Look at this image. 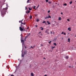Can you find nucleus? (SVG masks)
Segmentation results:
<instances>
[{
  "label": "nucleus",
  "mask_w": 76,
  "mask_h": 76,
  "mask_svg": "<svg viewBox=\"0 0 76 76\" xmlns=\"http://www.w3.org/2000/svg\"><path fill=\"white\" fill-rule=\"evenodd\" d=\"M27 13H30V11H28Z\"/></svg>",
  "instance_id": "obj_21"
},
{
  "label": "nucleus",
  "mask_w": 76,
  "mask_h": 76,
  "mask_svg": "<svg viewBox=\"0 0 76 76\" xmlns=\"http://www.w3.org/2000/svg\"><path fill=\"white\" fill-rule=\"evenodd\" d=\"M26 61V62H27V61Z\"/></svg>",
  "instance_id": "obj_57"
},
{
  "label": "nucleus",
  "mask_w": 76,
  "mask_h": 76,
  "mask_svg": "<svg viewBox=\"0 0 76 76\" xmlns=\"http://www.w3.org/2000/svg\"><path fill=\"white\" fill-rule=\"evenodd\" d=\"M50 10H49V11H48V13H50Z\"/></svg>",
  "instance_id": "obj_31"
},
{
  "label": "nucleus",
  "mask_w": 76,
  "mask_h": 76,
  "mask_svg": "<svg viewBox=\"0 0 76 76\" xmlns=\"http://www.w3.org/2000/svg\"><path fill=\"white\" fill-rule=\"evenodd\" d=\"M38 7H37V9L38 8Z\"/></svg>",
  "instance_id": "obj_48"
},
{
  "label": "nucleus",
  "mask_w": 76,
  "mask_h": 76,
  "mask_svg": "<svg viewBox=\"0 0 76 76\" xmlns=\"http://www.w3.org/2000/svg\"><path fill=\"white\" fill-rule=\"evenodd\" d=\"M48 17L49 18H51V16H50V15H49Z\"/></svg>",
  "instance_id": "obj_24"
},
{
  "label": "nucleus",
  "mask_w": 76,
  "mask_h": 76,
  "mask_svg": "<svg viewBox=\"0 0 76 76\" xmlns=\"http://www.w3.org/2000/svg\"><path fill=\"white\" fill-rule=\"evenodd\" d=\"M8 8L6 7V8H4L2 10L1 12V13L2 15V16L3 17L4 16V15L6 14V12H7V10Z\"/></svg>",
  "instance_id": "obj_1"
},
{
  "label": "nucleus",
  "mask_w": 76,
  "mask_h": 76,
  "mask_svg": "<svg viewBox=\"0 0 76 76\" xmlns=\"http://www.w3.org/2000/svg\"><path fill=\"white\" fill-rule=\"evenodd\" d=\"M42 46H43V45H41Z\"/></svg>",
  "instance_id": "obj_52"
},
{
  "label": "nucleus",
  "mask_w": 76,
  "mask_h": 76,
  "mask_svg": "<svg viewBox=\"0 0 76 76\" xmlns=\"http://www.w3.org/2000/svg\"><path fill=\"white\" fill-rule=\"evenodd\" d=\"M48 3H49V4H50L51 3V2L50 1H49L48 2Z\"/></svg>",
  "instance_id": "obj_27"
},
{
  "label": "nucleus",
  "mask_w": 76,
  "mask_h": 76,
  "mask_svg": "<svg viewBox=\"0 0 76 76\" xmlns=\"http://www.w3.org/2000/svg\"><path fill=\"white\" fill-rule=\"evenodd\" d=\"M58 20H61V17H59L58 18Z\"/></svg>",
  "instance_id": "obj_10"
},
{
  "label": "nucleus",
  "mask_w": 76,
  "mask_h": 76,
  "mask_svg": "<svg viewBox=\"0 0 76 76\" xmlns=\"http://www.w3.org/2000/svg\"><path fill=\"white\" fill-rule=\"evenodd\" d=\"M64 6H67V4H64Z\"/></svg>",
  "instance_id": "obj_23"
},
{
  "label": "nucleus",
  "mask_w": 76,
  "mask_h": 76,
  "mask_svg": "<svg viewBox=\"0 0 76 76\" xmlns=\"http://www.w3.org/2000/svg\"><path fill=\"white\" fill-rule=\"evenodd\" d=\"M47 22L48 23V25H50L51 23L50 22L49 23V22L48 21H47Z\"/></svg>",
  "instance_id": "obj_8"
},
{
  "label": "nucleus",
  "mask_w": 76,
  "mask_h": 76,
  "mask_svg": "<svg viewBox=\"0 0 76 76\" xmlns=\"http://www.w3.org/2000/svg\"><path fill=\"white\" fill-rule=\"evenodd\" d=\"M36 27H38V26L37 25H36Z\"/></svg>",
  "instance_id": "obj_44"
},
{
  "label": "nucleus",
  "mask_w": 76,
  "mask_h": 76,
  "mask_svg": "<svg viewBox=\"0 0 76 76\" xmlns=\"http://www.w3.org/2000/svg\"><path fill=\"white\" fill-rule=\"evenodd\" d=\"M69 67L70 68V67H71V66H69Z\"/></svg>",
  "instance_id": "obj_50"
},
{
  "label": "nucleus",
  "mask_w": 76,
  "mask_h": 76,
  "mask_svg": "<svg viewBox=\"0 0 76 76\" xmlns=\"http://www.w3.org/2000/svg\"><path fill=\"white\" fill-rule=\"evenodd\" d=\"M39 5L38 6V7H39Z\"/></svg>",
  "instance_id": "obj_53"
},
{
  "label": "nucleus",
  "mask_w": 76,
  "mask_h": 76,
  "mask_svg": "<svg viewBox=\"0 0 76 76\" xmlns=\"http://www.w3.org/2000/svg\"><path fill=\"white\" fill-rule=\"evenodd\" d=\"M46 22V21H44L42 22V23H45Z\"/></svg>",
  "instance_id": "obj_17"
},
{
  "label": "nucleus",
  "mask_w": 76,
  "mask_h": 76,
  "mask_svg": "<svg viewBox=\"0 0 76 76\" xmlns=\"http://www.w3.org/2000/svg\"><path fill=\"white\" fill-rule=\"evenodd\" d=\"M30 33H29L26 36V37H29V36H30Z\"/></svg>",
  "instance_id": "obj_7"
},
{
  "label": "nucleus",
  "mask_w": 76,
  "mask_h": 76,
  "mask_svg": "<svg viewBox=\"0 0 76 76\" xmlns=\"http://www.w3.org/2000/svg\"><path fill=\"white\" fill-rule=\"evenodd\" d=\"M21 27H22V25H21Z\"/></svg>",
  "instance_id": "obj_51"
},
{
  "label": "nucleus",
  "mask_w": 76,
  "mask_h": 76,
  "mask_svg": "<svg viewBox=\"0 0 76 76\" xmlns=\"http://www.w3.org/2000/svg\"><path fill=\"white\" fill-rule=\"evenodd\" d=\"M67 20L68 21H70V20H69V19H67Z\"/></svg>",
  "instance_id": "obj_34"
},
{
  "label": "nucleus",
  "mask_w": 76,
  "mask_h": 76,
  "mask_svg": "<svg viewBox=\"0 0 76 76\" xmlns=\"http://www.w3.org/2000/svg\"><path fill=\"white\" fill-rule=\"evenodd\" d=\"M27 10V7H26V10Z\"/></svg>",
  "instance_id": "obj_37"
},
{
  "label": "nucleus",
  "mask_w": 76,
  "mask_h": 76,
  "mask_svg": "<svg viewBox=\"0 0 76 76\" xmlns=\"http://www.w3.org/2000/svg\"><path fill=\"white\" fill-rule=\"evenodd\" d=\"M19 28L20 30V31H23V32L26 31V30H25V28H24V27H23L22 28L21 27H19Z\"/></svg>",
  "instance_id": "obj_2"
},
{
  "label": "nucleus",
  "mask_w": 76,
  "mask_h": 76,
  "mask_svg": "<svg viewBox=\"0 0 76 76\" xmlns=\"http://www.w3.org/2000/svg\"><path fill=\"white\" fill-rule=\"evenodd\" d=\"M44 58V59H45V58Z\"/></svg>",
  "instance_id": "obj_47"
},
{
  "label": "nucleus",
  "mask_w": 76,
  "mask_h": 76,
  "mask_svg": "<svg viewBox=\"0 0 76 76\" xmlns=\"http://www.w3.org/2000/svg\"><path fill=\"white\" fill-rule=\"evenodd\" d=\"M29 1H31V0H28L27 1V3H29Z\"/></svg>",
  "instance_id": "obj_12"
},
{
  "label": "nucleus",
  "mask_w": 76,
  "mask_h": 76,
  "mask_svg": "<svg viewBox=\"0 0 76 76\" xmlns=\"http://www.w3.org/2000/svg\"><path fill=\"white\" fill-rule=\"evenodd\" d=\"M47 19V17H46V18H45V19Z\"/></svg>",
  "instance_id": "obj_36"
},
{
  "label": "nucleus",
  "mask_w": 76,
  "mask_h": 76,
  "mask_svg": "<svg viewBox=\"0 0 76 76\" xmlns=\"http://www.w3.org/2000/svg\"><path fill=\"white\" fill-rule=\"evenodd\" d=\"M21 42H24V40H21Z\"/></svg>",
  "instance_id": "obj_15"
},
{
  "label": "nucleus",
  "mask_w": 76,
  "mask_h": 76,
  "mask_svg": "<svg viewBox=\"0 0 76 76\" xmlns=\"http://www.w3.org/2000/svg\"><path fill=\"white\" fill-rule=\"evenodd\" d=\"M75 37H76V36H75Z\"/></svg>",
  "instance_id": "obj_59"
},
{
  "label": "nucleus",
  "mask_w": 76,
  "mask_h": 76,
  "mask_svg": "<svg viewBox=\"0 0 76 76\" xmlns=\"http://www.w3.org/2000/svg\"><path fill=\"white\" fill-rule=\"evenodd\" d=\"M35 7H36V6H34V9H36V10H37V9H35Z\"/></svg>",
  "instance_id": "obj_16"
},
{
  "label": "nucleus",
  "mask_w": 76,
  "mask_h": 76,
  "mask_svg": "<svg viewBox=\"0 0 76 76\" xmlns=\"http://www.w3.org/2000/svg\"><path fill=\"white\" fill-rule=\"evenodd\" d=\"M45 25H47V22H46L45 23Z\"/></svg>",
  "instance_id": "obj_38"
},
{
  "label": "nucleus",
  "mask_w": 76,
  "mask_h": 76,
  "mask_svg": "<svg viewBox=\"0 0 76 76\" xmlns=\"http://www.w3.org/2000/svg\"><path fill=\"white\" fill-rule=\"evenodd\" d=\"M22 39V38H21V40Z\"/></svg>",
  "instance_id": "obj_56"
},
{
  "label": "nucleus",
  "mask_w": 76,
  "mask_h": 76,
  "mask_svg": "<svg viewBox=\"0 0 76 76\" xmlns=\"http://www.w3.org/2000/svg\"><path fill=\"white\" fill-rule=\"evenodd\" d=\"M46 2H48V0H46Z\"/></svg>",
  "instance_id": "obj_29"
},
{
  "label": "nucleus",
  "mask_w": 76,
  "mask_h": 76,
  "mask_svg": "<svg viewBox=\"0 0 76 76\" xmlns=\"http://www.w3.org/2000/svg\"><path fill=\"white\" fill-rule=\"evenodd\" d=\"M23 21V20L21 21V24H22V25H25V23H26L24 22V23H22V21Z\"/></svg>",
  "instance_id": "obj_4"
},
{
  "label": "nucleus",
  "mask_w": 76,
  "mask_h": 76,
  "mask_svg": "<svg viewBox=\"0 0 76 76\" xmlns=\"http://www.w3.org/2000/svg\"><path fill=\"white\" fill-rule=\"evenodd\" d=\"M11 76H14V75H12Z\"/></svg>",
  "instance_id": "obj_42"
},
{
  "label": "nucleus",
  "mask_w": 76,
  "mask_h": 76,
  "mask_svg": "<svg viewBox=\"0 0 76 76\" xmlns=\"http://www.w3.org/2000/svg\"><path fill=\"white\" fill-rule=\"evenodd\" d=\"M61 15H63V12H61Z\"/></svg>",
  "instance_id": "obj_43"
},
{
  "label": "nucleus",
  "mask_w": 76,
  "mask_h": 76,
  "mask_svg": "<svg viewBox=\"0 0 76 76\" xmlns=\"http://www.w3.org/2000/svg\"><path fill=\"white\" fill-rule=\"evenodd\" d=\"M47 34H49V33L48 32Z\"/></svg>",
  "instance_id": "obj_55"
},
{
  "label": "nucleus",
  "mask_w": 76,
  "mask_h": 76,
  "mask_svg": "<svg viewBox=\"0 0 76 76\" xmlns=\"http://www.w3.org/2000/svg\"><path fill=\"white\" fill-rule=\"evenodd\" d=\"M68 30L69 31H71V28H68Z\"/></svg>",
  "instance_id": "obj_9"
},
{
  "label": "nucleus",
  "mask_w": 76,
  "mask_h": 76,
  "mask_svg": "<svg viewBox=\"0 0 76 76\" xmlns=\"http://www.w3.org/2000/svg\"><path fill=\"white\" fill-rule=\"evenodd\" d=\"M49 31V29H47L46 30V31H45V33H47V32H48Z\"/></svg>",
  "instance_id": "obj_5"
},
{
  "label": "nucleus",
  "mask_w": 76,
  "mask_h": 76,
  "mask_svg": "<svg viewBox=\"0 0 76 76\" xmlns=\"http://www.w3.org/2000/svg\"><path fill=\"white\" fill-rule=\"evenodd\" d=\"M51 41H50V42H48V44H50V43H51Z\"/></svg>",
  "instance_id": "obj_28"
},
{
  "label": "nucleus",
  "mask_w": 76,
  "mask_h": 76,
  "mask_svg": "<svg viewBox=\"0 0 76 76\" xmlns=\"http://www.w3.org/2000/svg\"><path fill=\"white\" fill-rule=\"evenodd\" d=\"M51 34H52V31L50 32Z\"/></svg>",
  "instance_id": "obj_41"
},
{
  "label": "nucleus",
  "mask_w": 76,
  "mask_h": 76,
  "mask_svg": "<svg viewBox=\"0 0 76 76\" xmlns=\"http://www.w3.org/2000/svg\"><path fill=\"white\" fill-rule=\"evenodd\" d=\"M19 22L20 23V22H21V21H19Z\"/></svg>",
  "instance_id": "obj_40"
},
{
  "label": "nucleus",
  "mask_w": 76,
  "mask_h": 76,
  "mask_svg": "<svg viewBox=\"0 0 76 76\" xmlns=\"http://www.w3.org/2000/svg\"><path fill=\"white\" fill-rule=\"evenodd\" d=\"M49 18V17H47V19H48Z\"/></svg>",
  "instance_id": "obj_39"
},
{
  "label": "nucleus",
  "mask_w": 76,
  "mask_h": 76,
  "mask_svg": "<svg viewBox=\"0 0 76 76\" xmlns=\"http://www.w3.org/2000/svg\"><path fill=\"white\" fill-rule=\"evenodd\" d=\"M29 28V27H28L27 28V29H28Z\"/></svg>",
  "instance_id": "obj_49"
},
{
  "label": "nucleus",
  "mask_w": 76,
  "mask_h": 76,
  "mask_svg": "<svg viewBox=\"0 0 76 76\" xmlns=\"http://www.w3.org/2000/svg\"><path fill=\"white\" fill-rule=\"evenodd\" d=\"M26 13H27V12H26Z\"/></svg>",
  "instance_id": "obj_58"
},
{
  "label": "nucleus",
  "mask_w": 76,
  "mask_h": 76,
  "mask_svg": "<svg viewBox=\"0 0 76 76\" xmlns=\"http://www.w3.org/2000/svg\"><path fill=\"white\" fill-rule=\"evenodd\" d=\"M22 57H24V56H23V54L22 55Z\"/></svg>",
  "instance_id": "obj_33"
},
{
  "label": "nucleus",
  "mask_w": 76,
  "mask_h": 76,
  "mask_svg": "<svg viewBox=\"0 0 76 76\" xmlns=\"http://www.w3.org/2000/svg\"><path fill=\"white\" fill-rule=\"evenodd\" d=\"M40 29H41V30H44V28H42V27H41Z\"/></svg>",
  "instance_id": "obj_13"
},
{
  "label": "nucleus",
  "mask_w": 76,
  "mask_h": 76,
  "mask_svg": "<svg viewBox=\"0 0 76 76\" xmlns=\"http://www.w3.org/2000/svg\"><path fill=\"white\" fill-rule=\"evenodd\" d=\"M45 76H47V75H45Z\"/></svg>",
  "instance_id": "obj_54"
},
{
  "label": "nucleus",
  "mask_w": 76,
  "mask_h": 76,
  "mask_svg": "<svg viewBox=\"0 0 76 76\" xmlns=\"http://www.w3.org/2000/svg\"><path fill=\"white\" fill-rule=\"evenodd\" d=\"M32 16H31V15H30V19H32Z\"/></svg>",
  "instance_id": "obj_19"
},
{
  "label": "nucleus",
  "mask_w": 76,
  "mask_h": 76,
  "mask_svg": "<svg viewBox=\"0 0 76 76\" xmlns=\"http://www.w3.org/2000/svg\"><path fill=\"white\" fill-rule=\"evenodd\" d=\"M52 49L53 50V49L55 47H52Z\"/></svg>",
  "instance_id": "obj_14"
},
{
  "label": "nucleus",
  "mask_w": 76,
  "mask_h": 76,
  "mask_svg": "<svg viewBox=\"0 0 76 76\" xmlns=\"http://www.w3.org/2000/svg\"><path fill=\"white\" fill-rule=\"evenodd\" d=\"M31 76H34V73H31Z\"/></svg>",
  "instance_id": "obj_6"
},
{
  "label": "nucleus",
  "mask_w": 76,
  "mask_h": 76,
  "mask_svg": "<svg viewBox=\"0 0 76 76\" xmlns=\"http://www.w3.org/2000/svg\"><path fill=\"white\" fill-rule=\"evenodd\" d=\"M9 58H10V55H9Z\"/></svg>",
  "instance_id": "obj_35"
},
{
  "label": "nucleus",
  "mask_w": 76,
  "mask_h": 76,
  "mask_svg": "<svg viewBox=\"0 0 76 76\" xmlns=\"http://www.w3.org/2000/svg\"><path fill=\"white\" fill-rule=\"evenodd\" d=\"M31 48H33V47H32V46H31V47L29 48V49H31Z\"/></svg>",
  "instance_id": "obj_26"
},
{
  "label": "nucleus",
  "mask_w": 76,
  "mask_h": 76,
  "mask_svg": "<svg viewBox=\"0 0 76 76\" xmlns=\"http://www.w3.org/2000/svg\"><path fill=\"white\" fill-rule=\"evenodd\" d=\"M65 58H66V59H68V58H69V56H66Z\"/></svg>",
  "instance_id": "obj_11"
},
{
  "label": "nucleus",
  "mask_w": 76,
  "mask_h": 76,
  "mask_svg": "<svg viewBox=\"0 0 76 76\" xmlns=\"http://www.w3.org/2000/svg\"><path fill=\"white\" fill-rule=\"evenodd\" d=\"M26 48V46H25V48Z\"/></svg>",
  "instance_id": "obj_46"
},
{
  "label": "nucleus",
  "mask_w": 76,
  "mask_h": 76,
  "mask_svg": "<svg viewBox=\"0 0 76 76\" xmlns=\"http://www.w3.org/2000/svg\"><path fill=\"white\" fill-rule=\"evenodd\" d=\"M61 34H64V32H62V33H61Z\"/></svg>",
  "instance_id": "obj_32"
},
{
  "label": "nucleus",
  "mask_w": 76,
  "mask_h": 76,
  "mask_svg": "<svg viewBox=\"0 0 76 76\" xmlns=\"http://www.w3.org/2000/svg\"><path fill=\"white\" fill-rule=\"evenodd\" d=\"M36 21L37 22H38L39 21V20L38 19H37V20Z\"/></svg>",
  "instance_id": "obj_30"
},
{
  "label": "nucleus",
  "mask_w": 76,
  "mask_h": 76,
  "mask_svg": "<svg viewBox=\"0 0 76 76\" xmlns=\"http://www.w3.org/2000/svg\"><path fill=\"white\" fill-rule=\"evenodd\" d=\"M70 4H72V1H71L70 3H69Z\"/></svg>",
  "instance_id": "obj_18"
},
{
  "label": "nucleus",
  "mask_w": 76,
  "mask_h": 76,
  "mask_svg": "<svg viewBox=\"0 0 76 76\" xmlns=\"http://www.w3.org/2000/svg\"><path fill=\"white\" fill-rule=\"evenodd\" d=\"M41 33V31H40L38 33V34H37V35H38V37L40 38H42V37H41V36H42V34H40V33ZM40 35H41V36H40Z\"/></svg>",
  "instance_id": "obj_3"
},
{
  "label": "nucleus",
  "mask_w": 76,
  "mask_h": 76,
  "mask_svg": "<svg viewBox=\"0 0 76 76\" xmlns=\"http://www.w3.org/2000/svg\"><path fill=\"white\" fill-rule=\"evenodd\" d=\"M29 10H32V8H29Z\"/></svg>",
  "instance_id": "obj_22"
},
{
  "label": "nucleus",
  "mask_w": 76,
  "mask_h": 76,
  "mask_svg": "<svg viewBox=\"0 0 76 76\" xmlns=\"http://www.w3.org/2000/svg\"><path fill=\"white\" fill-rule=\"evenodd\" d=\"M70 38H69L68 39V42H70Z\"/></svg>",
  "instance_id": "obj_25"
},
{
  "label": "nucleus",
  "mask_w": 76,
  "mask_h": 76,
  "mask_svg": "<svg viewBox=\"0 0 76 76\" xmlns=\"http://www.w3.org/2000/svg\"><path fill=\"white\" fill-rule=\"evenodd\" d=\"M54 45L55 46H56L57 45L56 44V43H54Z\"/></svg>",
  "instance_id": "obj_20"
},
{
  "label": "nucleus",
  "mask_w": 76,
  "mask_h": 76,
  "mask_svg": "<svg viewBox=\"0 0 76 76\" xmlns=\"http://www.w3.org/2000/svg\"><path fill=\"white\" fill-rule=\"evenodd\" d=\"M64 35H66V33H64Z\"/></svg>",
  "instance_id": "obj_45"
}]
</instances>
